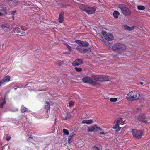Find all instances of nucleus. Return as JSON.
<instances>
[{"mask_svg":"<svg viewBox=\"0 0 150 150\" xmlns=\"http://www.w3.org/2000/svg\"><path fill=\"white\" fill-rule=\"evenodd\" d=\"M63 13L62 12L60 13L59 15V22H62L63 20Z\"/></svg>","mask_w":150,"mask_h":150,"instance_id":"aec40b11","label":"nucleus"},{"mask_svg":"<svg viewBox=\"0 0 150 150\" xmlns=\"http://www.w3.org/2000/svg\"><path fill=\"white\" fill-rule=\"evenodd\" d=\"M16 11H13V13H16Z\"/></svg>","mask_w":150,"mask_h":150,"instance_id":"49530a36","label":"nucleus"},{"mask_svg":"<svg viewBox=\"0 0 150 150\" xmlns=\"http://www.w3.org/2000/svg\"><path fill=\"white\" fill-rule=\"evenodd\" d=\"M75 134V133H74V134H70V135L69 136L68 139V142L70 143L71 142V139L73 137V136Z\"/></svg>","mask_w":150,"mask_h":150,"instance_id":"5701e85b","label":"nucleus"},{"mask_svg":"<svg viewBox=\"0 0 150 150\" xmlns=\"http://www.w3.org/2000/svg\"><path fill=\"white\" fill-rule=\"evenodd\" d=\"M1 28H3V29L5 28H9L10 26L7 24H4L1 25Z\"/></svg>","mask_w":150,"mask_h":150,"instance_id":"393cba45","label":"nucleus"},{"mask_svg":"<svg viewBox=\"0 0 150 150\" xmlns=\"http://www.w3.org/2000/svg\"><path fill=\"white\" fill-rule=\"evenodd\" d=\"M132 133L133 137L137 139L141 138L143 134V132L141 131L137 130H133Z\"/></svg>","mask_w":150,"mask_h":150,"instance_id":"6e6552de","label":"nucleus"},{"mask_svg":"<svg viewBox=\"0 0 150 150\" xmlns=\"http://www.w3.org/2000/svg\"><path fill=\"white\" fill-rule=\"evenodd\" d=\"M98 130H100V131H102V129L100 127L96 125H95L93 126H92L90 127H88L87 129L88 132H92Z\"/></svg>","mask_w":150,"mask_h":150,"instance_id":"1a4fd4ad","label":"nucleus"},{"mask_svg":"<svg viewBox=\"0 0 150 150\" xmlns=\"http://www.w3.org/2000/svg\"><path fill=\"white\" fill-rule=\"evenodd\" d=\"M82 63V60L81 59H77L72 62V65L74 66H78L81 64Z\"/></svg>","mask_w":150,"mask_h":150,"instance_id":"f8f14e48","label":"nucleus"},{"mask_svg":"<svg viewBox=\"0 0 150 150\" xmlns=\"http://www.w3.org/2000/svg\"><path fill=\"white\" fill-rule=\"evenodd\" d=\"M82 6H81V9L89 14H94L96 11V8L93 7L87 6L86 8H81Z\"/></svg>","mask_w":150,"mask_h":150,"instance_id":"423d86ee","label":"nucleus"},{"mask_svg":"<svg viewBox=\"0 0 150 150\" xmlns=\"http://www.w3.org/2000/svg\"><path fill=\"white\" fill-rule=\"evenodd\" d=\"M140 96V93L139 91H132L127 94L126 96V99L129 101L132 102L139 99Z\"/></svg>","mask_w":150,"mask_h":150,"instance_id":"f03ea898","label":"nucleus"},{"mask_svg":"<svg viewBox=\"0 0 150 150\" xmlns=\"http://www.w3.org/2000/svg\"><path fill=\"white\" fill-rule=\"evenodd\" d=\"M118 7L124 15L129 16L131 15L130 10L126 5L124 4H120L119 5Z\"/></svg>","mask_w":150,"mask_h":150,"instance_id":"20e7f679","label":"nucleus"},{"mask_svg":"<svg viewBox=\"0 0 150 150\" xmlns=\"http://www.w3.org/2000/svg\"><path fill=\"white\" fill-rule=\"evenodd\" d=\"M140 83L141 85H142L143 84V83L142 82H140Z\"/></svg>","mask_w":150,"mask_h":150,"instance_id":"c03bdc74","label":"nucleus"},{"mask_svg":"<svg viewBox=\"0 0 150 150\" xmlns=\"http://www.w3.org/2000/svg\"><path fill=\"white\" fill-rule=\"evenodd\" d=\"M98 35H99L100 36V35L99 34H98Z\"/></svg>","mask_w":150,"mask_h":150,"instance_id":"de8ad7c7","label":"nucleus"},{"mask_svg":"<svg viewBox=\"0 0 150 150\" xmlns=\"http://www.w3.org/2000/svg\"><path fill=\"white\" fill-rule=\"evenodd\" d=\"M145 8V7L144 6L141 5H138L137 6V8L139 10L144 11Z\"/></svg>","mask_w":150,"mask_h":150,"instance_id":"a211bd4d","label":"nucleus"},{"mask_svg":"<svg viewBox=\"0 0 150 150\" xmlns=\"http://www.w3.org/2000/svg\"><path fill=\"white\" fill-rule=\"evenodd\" d=\"M81 6H82L81 7V8H86V7H87V6H86L84 5H80V6H79V8H80L81 9Z\"/></svg>","mask_w":150,"mask_h":150,"instance_id":"473e14b6","label":"nucleus"},{"mask_svg":"<svg viewBox=\"0 0 150 150\" xmlns=\"http://www.w3.org/2000/svg\"><path fill=\"white\" fill-rule=\"evenodd\" d=\"M5 103V102L4 100L3 101L1 104L0 105V108H2L3 106Z\"/></svg>","mask_w":150,"mask_h":150,"instance_id":"7c9ffc66","label":"nucleus"},{"mask_svg":"<svg viewBox=\"0 0 150 150\" xmlns=\"http://www.w3.org/2000/svg\"><path fill=\"white\" fill-rule=\"evenodd\" d=\"M14 88L15 90H16L17 88L18 87L16 86H15L14 87Z\"/></svg>","mask_w":150,"mask_h":150,"instance_id":"a19ab883","label":"nucleus"},{"mask_svg":"<svg viewBox=\"0 0 150 150\" xmlns=\"http://www.w3.org/2000/svg\"><path fill=\"white\" fill-rule=\"evenodd\" d=\"M109 80V79L107 77L101 76V81H108Z\"/></svg>","mask_w":150,"mask_h":150,"instance_id":"4be33fe9","label":"nucleus"},{"mask_svg":"<svg viewBox=\"0 0 150 150\" xmlns=\"http://www.w3.org/2000/svg\"><path fill=\"white\" fill-rule=\"evenodd\" d=\"M100 134H102V135H105V134L103 131H102L101 132H100Z\"/></svg>","mask_w":150,"mask_h":150,"instance_id":"e433bc0d","label":"nucleus"},{"mask_svg":"<svg viewBox=\"0 0 150 150\" xmlns=\"http://www.w3.org/2000/svg\"><path fill=\"white\" fill-rule=\"evenodd\" d=\"M21 110L22 112H30V110H28L27 108L24 107L23 105L22 106Z\"/></svg>","mask_w":150,"mask_h":150,"instance_id":"412c9836","label":"nucleus"},{"mask_svg":"<svg viewBox=\"0 0 150 150\" xmlns=\"http://www.w3.org/2000/svg\"><path fill=\"white\" fill-rule=\"evenodd\" d=\"M75 69L77 72H80L82 70V69L81 68L75 67Z\"/></svg>","mask_w":150,"mask_h":150,"instance_id":"c756f323","label":"nucleus"},{"mask_svg":"<svg viewBox=\"0 0 150 150\" xmlns=\"http://www.w3.org/2000/svg\"><path fill=\"white\" fill-rule=\"evenodd\" d=\"M67 47H68V49H69V50L70 51H71V47L69 46L68 45H67Z\"/></svg>","mask_w":150,"mask_h":150,"instance_id":"4c0bfd02","label":"nucleus"},{"mask_svg":"<svg viewBox=\"0 0 150 150\" xmlns=\"http://www.w3.org/2000/svg\"><path fill=\"white\" fill-rule=\"evenodd\" d=\"M112 49L113 50L116 52L122 53L126 50V47L123 44L116 43L112 46Z\"/></svg>","mask_w":150,"mask_h":150,"instance_id":"7ed1b4c3","label":"nucleus"},{"mask_svg":"<svg viewBox=\"0 0 150 150\" xmlns=\"http://www.w3.org/2000/svg\"><path fill=\"white\" fill-rule=\"evenodd\" d=\"M45 108L47 110L46 111V112L47 113L48 112V110L50 108V105L49 104V103L46 102V104L45 105Z\"/></svg>","mask_w":150,"mask_h":150,"instance_id":"b1692460","label":"nucleus"},{"mask_svg":"<svg viewBox=\"0 0 150 150\" xmlns=\"http://www.w3.org/2000/svg\"><path fill=\"white\" fill-rule=\"evenodd\" d=\"M137 118L138 120L140 122L145 123L148 122V121L147 120H145V116L143 114H140L138 116Z\"/></svg>","mask_w":150,"mask_h":150,"instance_id":"9b49d317","label":"nucleus"},{"mask_svg":"<svg viewBox=\"0 0 150 150\" xmlns=\"http://www.w3.org/2000/svg\"><path fill=\"white\" fill-rule=\"evenodd\" d=\"M76 43L79 44L77 47V50L79 51L82 53H88L91 51V49L87 47L88 44L87 42H83L79 40L76 41Z\"/></svg>","mask_w":150,"mask_h":150,"instance_id":"f257e3e1","label":"nucleus"},{"mask_svg":"<svg viewBox=\"0 0 150 150\" xmlns=\"http://www.w3.org/2000/svg\"><path fill=\"white\" fill-rule=\"evenodd\" d=\"M14 15L13 14V15H12V18L13 19V20L14 19Z\"/></svg>","mask_w":150,"mask_h":150,"instance_id":"ea45409f","label":"nucleus"},{"mask_svg":"<svg viewBox=\"0 0 150 150\" xmlns=\"http://www.w3.org/2000/svg\"><path fill=\"white\" fill-rule=\"evenodd\" d=\"M24 30L22 27L18 26L15 28L13 30L14 32L20 33L21 32V30Z\"/></svg>","mask_w":150,"mask_h":150,"instance_id":"ddd939ff","label":"nucleus"},{"mask_svg":"<svg viewBox=\"0 0 150 150\" xmlns=\"http://www.w3.org/2000/svg\"><path fill=\"white\" fill-rule=\"evenodd\" d=\"M10 80V77L8 76H7L4 77L2 80L4 81V83H5L6 82H8Z\"/></svg>","mask_w":150,"mask_h":150,"instance_id":"f3484780","label":"nucleus"},{"mask_svg":"<svg viewBox=\"0 0 150 150\" xmlns=\"http://www.w3.org/2000/svg\"><path fill=\"white\" fill-rule=\"evenodd\" d=\"M4 83L3 81L2 80L0 81V86H1L2 84H3Z\"/></svg>","mask_w":150,"mask_h":150,"instance_id":"f704fd0d","label":"nucleus"},{"mask_svg":"<svg viewBox=\"0 0 150 150\" xmlns=\"http://www.w3.org/2000/svg\"><path fill=\"white\" fill-rule=\"evenodd\" d=\"M63 132L65 134L68 135L69 134V132L66 129H63Z\"/></svg>","mask_w":150,"mask_h":150,"instance_id":"cd10ccee","label":"nucleus"},{"mask_svg":"<svg viewBox=\"0 0 150 150\" xmlns=\"http://www.w3.org/2000/svg\"><path fill=\"white\" fill-rule=\"evenodd\" d=\"M137 109L139 111L141 110V109L140 108H137Z\"/></svg>","mask_w":150,"mask_h":150,"instance_id":"37998d69","label":"nucleus"},{"mask_svg":"<svg viewBox=\"0 0 150 150\" xmlns=\"http://www.w3.org/2000/svg\"><path fill=\"white\" fill-rule=\"evenodd\" d=\"M122 118H120L116 119L114 122V126L113 128L115 130L116 132L119 131L121 127L119 126V124L121 123Z\"/></svg>","mask_w":150,"mask_h":150,"instance_id":"0eeeda50","label":"nucleus"},{"mask_svg":"<svg viewBox=\"0 0 150 150\" xmlns=\"http://www.w3.org/2000/svg\"><path fill=\"white\" fill-rule=\"evenodd\" d=\"M11 139V137L10 136H7L6 137V139L7 140H9Z\"/></svg>","mask_w":150,"mask_h":150,"instance_id":"72a5a7b5","label":"nucleus"},{"mask_svg":"<svg viewBox=\"0 0 150 150\" xmlns=\"http://www.w3.org/2000/svg\"><path fill=\"white\" fill-rule=\"evenodd\" d=\"M74 105V103L72 102H70L69 103V106L70 108H71Z\"/></svg>","mask_w":150,"mask_h":150,"instance_id":"2f4dec72","label":"nucleus"},{"mask_svg":"<svg viewBox=\"0 0 150 150\" xmlns=\"http://www.w3.org/2000/svg\"><path fill=\"white\" fill-rule=\"evenodd\" d=\"M82 81L85 83H88L92 84H94L95 83L94 80L88 76H86L82 79Z\"/></svg>","mask_w":150,"mask_h":150,"instance_id":"9d476101","label":"nucleus"},{"mask_svg":"<svg viewBox=\"0 0 150 150\" xmlns=\"http://www.w3.org/2000/svg\"><path fill=\"white\" fill-rule=\"evenodd\" d=\"M113 14L114 17L115 18L117 19L118 18L119 16L120 15V13L118 11H115L114 12Z\"/></svg>","mask_w":150,"mask_h":150,"instance_id":"6ab92c4d","label":"nucleus"},{"mask_svg":"<svg viewBox=\"0 0 150 150\" xmlns=\"http://www.w3.org/2000/svg\"><path fill=\"white\" fill-rule=\"evenodd\" d=\"M93 149L94 150H99V149L96 146H94L93 147Z\"/></svg>","mask_w":150,"mask_h":150,"instance_id":"c9c22d12","label":"nucleus"},{"mask_svg":"<svg viewBox=\"0 0 150 150\" xmlns=\"http://www.w3.org/2000/svg\"><path fill=\"white\" fill-rule=\"evenodd\" d=\"M94 121L92 119H89L88 120H84L82 121V123L83 124H90L93 123Z\"/></svg>","mask_w":150,"mask_h":150,"instance_id":"2eb2a0df","label":"nucleus"},{"mask_svg":"<svg viewBox=\"0 0 150 150\" xmlns=\"http://www.w3.org/2000/svg\"><path fill=\"white\" fill-rule=\"evenodd\" d=\"M3 15V14L0 12V16Z\"/></svg>","mask_w":150,"mask_h":150,"instance_id":"79ce46f5","label":"nucleus"},{"mask_svg":"<svg viewBox=\"0 0 150 150\" xmlns=\"http://www.w3.org/2000/svg\"><path fill=\"white\" fill-rule=\"evenodd\" d=\"M33 84L30 83H28L27 85H25L24 87L29 88L32 86H33Z\"/></svg>","mask_w":150,"mask_h":150,"instance_id":"bb28decb","label":"nucleus"},{"mask_svg":"<svg viewBox=\"0 0 150 150\" xmlns=\"http://www.w3.org/2000/svg\"><path fill=\"white\" fill-rule=\"evenodd\" d=\"M72 132H71L70 133V134H74V133H75L76 132H75L74 131H72Z\"/></svg>","mask_w":150,"mask_h":150,"instance_id":"58836bf2","label":"nucleus"},{"mask_svg":"<svg viewBox=\"0 0 150 150\" xmlns=\"http://www.w3.org/2000/svg\"><path fill=\"white\" fill-rule=\"evenodd\" d=\"M48 115H47V116H45V118H48Z\"/></svg>","mask_w":150,"mask_h":150,"instance_id":"a18cd8bd","label":"nucleus"},{"mask_svg":"<svg viewBox=\"0 0 150 150\" xmlns=\"http://www.w3.org/2000/svg\"><path fill=\"white\" fill-rule=\"evenodd\" d=\"M110 100L112 102H115L117 100V98H110Z\"/></svg>","mask_w":150,"mask_h":150,"instance_id":"a878e982","label":"nucleus"},{"mask_svg":"<svg viewBox=\"0 0 150 150\" xmlns=\"http://www.w3.org/2000/svg\"><path fill=\"white\" fill-rule=\"evenodd\" d=\"M71 117L70 115L69 114H68L67 115V116L65 117H62V118L64 119H66L70 118Z\"/></svg>","mask_w":150,"mask_h":150,"instance_id":"c85d7f7f","label":"nucleus"},{"mask_svg":"<svg viewBox=\"0 0 150 150\" xmlns=\"http://www.w3.org/2000/svg\"><path fill=\"white\" fill-rule=\"evenodd\" d=\"M135 26H132L131 27L127 25H125L124 26V28L125 29L127 30H129L131 31L133 30Z\"/></svg>","mask_w":150,"mask_h":150,"instance_id":"dca6fc26","label":"nucleus"},{"mask_svg":"<svg viewBox=\"0 0 150 150\" xmlns=\"http://www.w3.org/2000/svg\"><path fill=\"white\" fill-rule=\"evenodd\" d=\"M101 76L93 75L92 76L93 79L96 81H101Z\"/></svg>","mask_w":150,"mask_h":150,"instance_id":"4468645a","label":"nucleus"},{"mask_svg":"<svg viewBox=\"0 0 150 150\" xmlns=\"http://www.w3.org/2000/svg\"><path fill=\"white\" fill-rule=\"evenodd\" d=\"M102 33L105 40L108 41H111L113 40L114 37L111 33H107L105 31L102 30Z\"/></svg>","mask_w":150,"mask_h":150,"instance_id":"39448f33","label":"nucleus"}]
</instances>
